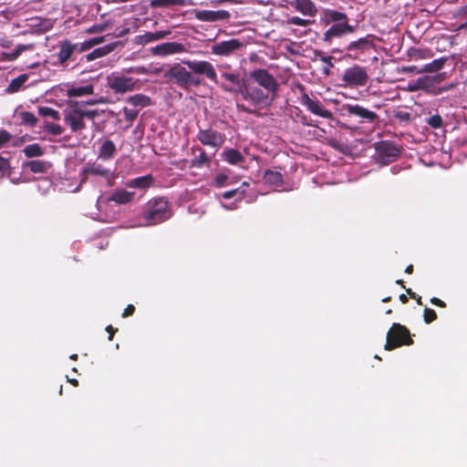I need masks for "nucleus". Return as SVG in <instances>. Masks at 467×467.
Masks as SVG:
<instances>
[{
    "mask_svg": "<svg viewBox=\"0 0 467 467\" xmlns=\"http://www.w3.org/2000/svg\"><path fill=\"white\" fill-rule=\"evenodd\" d=\"M229 65L219 67L223 81H219L214 66L207 60H183L182 64L176 63L164 72L167 81L189 91L192 88H198L203 83V77L217 85L222 90L239 95L238 88L242 89L246 81L241 78L237 72H229Z\"/></svg>",
    "mask_w": 467,
    "mask_h": 467,
    "instance_id": "nucleus-1",
    "label": "nucleus"
},
{
    "mask_svg": "<svg viewBox=\"0 0 467 467\" xmlns=\"http://www.w3.org/2000/svg\"><path fill=\"white\" fill-rule=\"evenodd\" d=\"M239 95L243 98V99L250 102V104L254 107L251 108L249 106H245L244 104H237L238 109L249 114H256V107L258 106H269L271 105L272 99H269V93L266 90L257 87H252L247 84H244L242 89L238 88Z\"/></svg>",
    "mask_w": 467,
    "mask_h": 467,
    "instance_id": "nucleus-2",
    "label": "nucleus"
},
{
    "mask_svg": "<svg viewBox=\"0 0 467 467\" xmlns=\"http://www.w3.org/2000/svg\"><path fill=\"white\" fill-rule=\"evenodd\" d=\"M171 216L168 200L164 197L154 198L146 203L144 220L147 225H156Z\"/></svg>",
    "mask_w": 467,
    "mask_h": 467,
    "instance_id": "nucleus-3",
    "label": "nucleus"
},
{
    "mask_svg": "<svg viewBox=\"0 0 467 467\" xmlns=\"http://www.w3.org/2000/svg\"><path fill=\"white\" fill-rule=\"evenodd\" d=\"M413 339L410 330L400 323H393L387 333V340L385 344L386 350H392L402 346H410Z\"/></svg>",
    "mask_w": 467,
    "mask_h": 467,
    "instance_id": "nucleus-4",
    "label": "nucleus"
},
{
    "mask_svg": "<svg viewBox=\"0 0 467 467\" xmlns=\"http://www.w3.org/2000/svg\"><path fill=\"white\" fill-rule=\"evenodd\" d=\"M376 161L380 165H388L399 159L402 147L390 140H381L375 144Z\"/></svg>",
    "mask_w": 467,
    "mask_h": 467,
    "instance_id": "nucleus-5",
    "label": "nucleus"
},
{
    "mask_svg": "<svg viewBox=\"0 0 467 467\" xmlns=\"http://www.w3.org/2000/svg\"><path fill=\"white\" fill-rule=\"evenodd\" d=\"M344 115L356 117L360 124H370L372 129L379 122V116L359 104H345L342 106Z\"/></svg>",
    "mask_w": 467,
    "mask_h": 467,
    "instance_id": "nucleus-6",
    "label": "nucleus"
},
{
    "mask_svg": "<svg viewBox=\"0 0 467 467\" xmlns=\"http://www.w3.org/2000/svg\"><path fill=\"white\" fill-rule=\"evenodd\" d=\"M107 79L108 87L116 94H124L133 91L136 89L137 83L139 82V79L116 73L108 76Z\"/></svg>",
    "mask_w": 467,
    "mask_h": 467,
    "instance_id": "nucleus-7",
    "label": "nucleus"
},
{
    "mask_svg": "<svg viewBox=\"0 0 467 467\" xmlns=\"http://www.w3.org/2000/svg\"><path fill=\"white\" fill-rule=\"evenodd\" d=\"M345 86L350 88L363 87L368 80L367 70L358 65L347 68L342 76Z\"/></svg>",
    "mask_w": 467,
    "mask_h": 467,
    "instance_id": "nucleus-8",
    "label": "nucleus"
},
{
    "mask_svg": "<svg viewBox=\"0 0 467 467\" xmlns=\"http://www.w3.org/2000/svg\"><path fill=\"white\" fill-rule=\"evenodd\" d=\"M250 78L260 87L274 96L276 94L279 84L275 77L265 68H256L250 73Z\"/></svg>",
    "mask_w": 467,
    "mask_h": 467,
    "instance_id": "nucleus-9",
    "label": "nucleus"
},
{
    "mask_svg": "<svg viewBox=\"0 0 467 467\" xmlns=\"http://www.w3.org/2000/svg\"><path fill=\"white\" fill-rule=\"evenodd\" d=\"M300 103L310 113L327 119H333V113L325 109L322 102L317 98H311L306 93H303L300 97Z\"/></svg>",
    "mask_w": 467,
    "mask_h": 467,
    "instance_id": "nucleus-10",
    "label": "nucleus"
},
{
    "mask_svg": "<svg viewBox=\"0 0 467 467\" xmlns=\"http://www.w3.org/2000/svg\"><path fill=\"white\" fill-rule=\"evenodd\" d=\"M196 137L202 145L210 146L216 150L220 149L225 141V135L223 133L211 128L200 129Z\"/></svg>",
    "mask_w": 467,
    "mask_h": 467,
    "instance_id": "nucleus-11",
    "label": "nucleus"
},
{
    "mask_svg": "<svg viewBox=\"0 0 467 467\" xmlns=\"http://www.w3.org/2000/svg\"><path fill=\"white\" fill-rule=\"evenodd\" d=\"M69 110H67L64 117V121L69 126L72 132H78L86 129L84 119L80 110L78 108V103L73 100L69 101Z\"/></svg>",
    "mask_w": 467,
    "mask_h": 467,
    "instance_id": "nucleus-12",
    "label": "nucleus"
},
{
    "mask_svg": "<svg viewBox=\"0 0 467 467\" xmlns=\"http://www.w3.org/2000/svg\"><path fill=\"white\" fill-rule=\"evenodd\" d=\"M374 36L373 35H368L364 37H361L356 41L350 42L347 47V51L350 52L349 56L354 58L358 59L359 57V55L364 54L370 49L374 48Z\"/></svg>",
    "mask_w": 467,
    "mask_h": 467,
    "instance_id": "nucleus-13",
    "label": "nucleus"
},
{
    "mask_svg": "<svg viewBox=\"0 0 467 467\" xmlns=\"http://www.w3.org/2000/svg\"><path fill=\"white\" fill-rule=\"evenodd\" d=\"M194 17L202 22H217L223 21L230 18V13L226 10H199L192 11Z\"/></svg>",
    "mask_w": 467,
    "mask_h": 467,
    "instance_id": "nucleus-14",
    "label": "nucleus"
},
{
    "mask_svg": "<svg viewBox=\"0 0 467 467\" xmlns=\"http://www.w3.org/2000/svg\"><path fill=\"white\" fill-rule=\"evenodd\" d=\"M59 50L57 52V59L59 66L67 67V61L73 57L74 53L78 47V44H74L68 39L59 41Z\"/></svg>",
    "mask_w": 467,
    "mask_h": 467,
    "instance_id": "nucleus-15",
    "label": "nucleus"
},
{
    "mask_svg": "<svg viewBox=\"0 0 467 467\" xmlns=\"http://www.w3.org/2000/svg\"><path fill=\"white\" fill-rule=\"evenodd\" d=\"M241 47H243V43L239 39L232 38L213 45L212 52L218 56H229Z\"/></svg>",
    "mask_w": 467,
    "mask_h": 467,
    "instance_id": "nucleus-16",
    "label": "nucleus"
},
{
    "mask_svg": "<svg viewBox=\"0 0 467 467\" xmlns=\"http://www.w3.org/2000/svg\"><path fill=\"white\" fill-rule=\"evenodd\" d=\"M185 50L184 46L178 42L162 43L152 48V53L157 56H167L182 53Z\"/></svg>",
    "mask_w": 467,
    "mask_h": 467,
    "instance_id": "nucleus-17",
    "label": "nucleus"
},
{
    "mask_svg": "<svg viewBox=\"0 0 467 467\" xmlns=\"http://www.w3.org/2000/svg\"><path fill=\"white\" fill-rule=\"evenodd\" d=\"M135 197L134 192H130L126 189H117L109 197V202H115L116 204L123 205L133 202Z\"/></svg>",
    "mask_w": 467,
    "mask_h": 467,
    "instance_id": "nucleus-18",
    "label": "nucleus"
},
{
    "mask_svg": "<svg viewBox=\"0 0 467 467\" xmlns=\"http://www.w3.org/2000/svg\"><path fill=\"white\" fill-rule=\"evenodd\" d=\"M170 34H171L170 31L146 32L143 35L136 36L134 38V43L136 45L145 46L150 42L163 39Z\"/></svg>",
    "mask_w": 467,
    "mask_h": 467,
    "instance_id": "nucleus-19",
    "label": "nucleus"
},
{
    "mask_svg": "<svg viewBox=\"0 0 467 467\" xmlns=\"http://www.w3.org/2000/svg\"><path fill=\"white\" fill-rule=\"evenodd\" d=\"M154 182V178L151 174L137 177L131 180H129L125 185L127 188L139 189L141 191H146L149 189Z\"/></svg>",
    "mask_w": 467,
    "mask_h": 467,
    "instance_id": "nucleus-20",
    "label": "nucleus"
},
{
    "mask_svg": "<svg viewBox=\"0 0 467 467\" xmlns=\"http://www.w3.org/2000/svg\"><path fill=\"white\" fill-rule=\"evenodd\" d=\"M292 5L304 16H315L317 13V7L311 0H295Z\"/></svg>",
    "mask_w": 467,
    "mask_h": 467,
    "instance_id": "nucleus-21",
    "label": "nucleus"
},
{
    "mask_svg": "<svg viewBox=\"0 0 467 467\" xmlns=\"http://www.w3.org/2000/svg\"><path fill=\"white\" fill-rule=\"evenodd\" d=\"M117 152L115 143L111 140H105L99 149L98 157L102 161L111 160Z\"/></svg>",
    "mask_w": 467,
    "mask_h": 467,
    "instance_id": "nucleus-22",
    "label": "nucleus"
},
{
    "mask_svg": "<svg viewBox=\"0 0 467 467\" xmlns=\"http://www.w3.org/2000/svg\"><path fill=\"white\" fill-rule=\"evenodd\" d=\"M222 159L232 165H237L244 161V157L243 154L232 148H226L221 154Z\"/></svg>",
    "mask_w": 467,
    "mask_h": 467,
    "instance_id": "nucleus-23",
    "label": "nucleus"
},
{
    "mask_svg": "<svg viewBox=\"0 0 467 467\" xmlns=\"http://www.w3.org/2000/svg\"><path fill=\"white\" fill-rule=\"evenodd\" d=\"M83 173L87 175L101 176L106 179L111 176V172L109 169H106L103 165L97 162L88 164L84 169Z\"/></svg>",
    "mask_w": 467,
    "mask_h": 467,
    "instance_id": "nucleus-24",
    "label": "nucleus"
},
{
    "mask_svg": "<svg viewBox=\"0 0 467 467\" xmlns=\"http://www.w3.org/2000/svg\"><path fill=\"white\" fill-rule=\"evenodd\" d=\"M126 100L131 106L139 107L140 109L151 106L153 104L150 97L140 93L130 96Z\"/></svg>",
    "mask_w": 467,
    "mask_h": 467,
    "instance_id": "nucleus-25",
    "label": "nucleus"
},
{
    "mask_svg": "<svg viewBox=\"0 0 467 467\" xmlns=\"http://www.w3.org/2000/svg\"><path fill=\"white\" fill-rule=\"evenodd\" d=\"M441 80V75L435 77L424 76L417 78V82L420 87V89L431 94L433 89H436L435 83Z\"/></svg>",
    "mask_w": 467,
    "mask_h": 467,
    "instance_id": "nucleus-26",
    "label": "nucleus"
},
{
    "mask_svg": "<svg viewBox=\"0 0 467 467\" xmlns=\"http://www.w3.org/2000/svg\"><path fill=\"white\" fill-rule=\"evenodd\" d=\"M263 180L265 183L280 187L284 183L283 175L281 172L272 170H266L264 173Z\"/></svg>",
    "mask_w": 467,
    "mask_h": 467,
    "instance_id": "nucleus-27",
    "label": "nucleus"
},
{
    "mask_svg": "<svg viewBox=\"0 0 467 467\" xmlns=\"http://www.w3.org/2000/svg\"><path fill=\"white\" fill-rule=\"evenodd\" d=\"M23 167L29 169L33 173H46L50 164L44 161L34 160L25 162Z\"/></svg>",
    "mask_w": 467,
    "mask_h": 467,
    "instance_id": "nucleus-28",
    "label": "nucleus"
},
{
    "mask_svg": "<svg viewBox=\"0 0 467 467\" xmlns=\"http://www.w3.org/2000/svg\"><path fill=\"white\" fill-rule=\"evenodd\" d=\"M28 79L27 74H22L18 76L17 78L11 80L7 88H5V92L8 94H14L18 92L21 88L24 86V84Z\"/></svg>",
    "mask_w": 467,
    "mask_h": 467,
    "instance_id": "nucleus-29",
    "label": "nucleus"
},
{
    "mask_svg": "<svg viewBox=\"0 0 467 467\" xmlns=\"http://www.w3.org/2000/svg\"><path fill=\"white\" fill-rule=\"evenodd\" d=\"M94 93V86L89 84L83 87H73L67 90V95L69 98L82 97L91 95Z\"/></svg>",
    "mask_w": 467,
    "mask_h": 467,
    "instance_id": "nucleus-30",
    "label": "nucleus"
},
{
    "mask_svg": "<svg viewBox=\"0 0 467 467\" xmlns=\"http://www.w3.org/2000/svg\"><path fill=\"white\" fill-rule=\"evenodd\" d=\"M446 62V58H438L432 60L431 63L425 64L422 67H420L419 70H417V74L423 73V72H437L441 70L444 64Z\"/></svg>",
    "mask_w": 467,
    "mask_h": 467,
    "instance_id": "nucleus-31",
    "label": "nucleus"
},
{
    "mask_svg": "<svg viewBox=\"0 0 467 467\" xmlns=\"http://www.w3.org/2000/svg\"><path fill=\"white\" fill-rule=\"evenodd\" d=\"M196 150L200 152V154L191 161V167L202 168L204 165H209L211 163V158L207 155L205 150L200 147H198Z\"/></svg>",
    "mask_w": 467,
    "mask_h": 467,
    "instance_id": "nucleus-32",
    "label": "nucleus"
},
{
    "mask_svg": "<svg viewBox=\"0 0 467 467\" xmlns=\"http://www.w3.org/2000/svg\"><path fill=\"white\" fill-rule=\"evenodd\" d=\"M26 158L41 157L45 154L43 147L39 143L28 144L23 149Z\"/></svg>",
    "mask_w": 467,
    "mask_h": 467,
    "instance_id": "nucleus-33",
    "label": "nucleus"
},
{
    "mask_svg": "<svg viewBox=\"0 0 467 467\" xmlns=\"http://www.w3.org/2000/svg\"><path fill=\"white\" fill-rule=\"evenodd\" d=\"M113 50V47L111 45H107L101 47H98L94 50H92L90 53L86 55V60L87 61H92L97 58L102 57L109 54Z\"/></svg>",
    "mask_w": 467,
    "mask_h": 467,
    "instance_id": "nucleus-34",
    "label": "nucleus"
},
{
    "mask_svg": "<svg viewBox=\"0 0 467 467\" xmlns=\"http://www.w3.org/2000/svg\"><path fill=\"white\" fill-rule=\"evenodd\" d=\"M343 36V30L341 28V24H334L330 28H328L324 34V41L330 44L335 37H339Z\"/></svg>",
    "mask_w": 467,
    "mask_h": 467,
    "instance_id": "nucleus-35",
    "label": "nucleus"
},
{
    "mask_svg": "<svg viewBox=\"0 0 467 467\" xmlns=\"http://www.w3.org/2000/svg\"><path fill=\"white\" fill-rule=\"evenodd\" d=\"M33 48H34L33 44H28V45L20 44L16 47L15 51H13L11 53H4V56L6 57V59L8 61H14L21 55L22 52H24L26 50H30Z\"/></svg>",
    "mask_w": 467,
    "mask_h": 467,
    "instance_id": "nucleus-36",
    "label": "nucleus"
},
{
    "mask_svg": "<svg viewBox=\"0 0 467 467\" xmlns=\"http://www.w3.org/2000/svg\"><path fill=\"white\" fill-rule=\"evenodd\" d=\"M151 6L171 7L173 5H184L185 0H151Z\"/></svg>",
    "mask_w": 467,
    "mask_h": 467,
    "instance_id": "nucleus-37",
    "label": "nucleus"
},
{
    "mask_svg": "<svg viewBox=\"0 0 467 467\" xmlns=\"http://www.w3.org/2000/svg\"><path fill=\"white\" fill-rule=\"evenodd\" d=\"M20 119L23 124L29 127H35L38 121L35 114L30 111L20 112Z\"/></svg>",
    "mask_w": 467,
    "mask_h": 467,
    "instance_id": "nucleus-38",
    "label": "nucleus"
},
{
    "mask_svg": "<svg viewBox=\"0 0 467 467\" xmlns=\"http://www.w3.org/2000/svg\"><path fill=\"white\" fill-rule=\"evenodd\" d=\"M74 103H78V108L80 110L83 119L87 118L88 119H94L97 117H99V114H100L99 110H98V109H84L83 108V102L74 101Z\"/></svg>",
    "mask_w": 467,
    "mask_h": 467,
    "instance_id": "nucleus-39",
    "label": "nucleus"
},
{
    "mask_svg": "<svg viewBox=\"0 0 467 467\" xmlns=\"http://www.w3.org/2000/svg\"><path fill=\"white\" fill-rule=\"evenodd\" d=\"M38 113L42 117H49L56 120L60 119V113L49 107H39Z\"/></svg>",
    "mask_w": 467,
    "mask_h": 467,
    "instance_id": "nucleus-40",
    "label": "nucleus"
},
{
    "mask_svg": "<svg viewBox=\"0 0 467 467\" xmlns=\"http://www.w3.org/2000/svg\"><path fill=\"white\" fill-rule=\"evenodd\" d=\"M43 128L47 132L56 136L61 135L64 131V129L59 124L49 121H46Z\"/></svg>",
    "mask_w": 467,
    "mask_h": 467,
    "instance_id": "nucleus-41",
    "label": "nucleus"
},
{
    "mask_svg": "<svg viewBox=\"0 0 467 467\" xmlns=\"http://www.w3.org/2000/svg\"><path fill=\"white\" fill-rule=\"evenodd\" d=\"M427 123L433 129H440L442 127L443 120L439 114H435L428 119Z\"/></svg>",
    "mask_w": 467,
    "mask_h": 467,
    "instance_id": "nucleus-42",
    "label": "nucleus"
},
{
    "mask_svg": "<svg viewBox=\"0 0 467 467\" xmlns=\"http://www.w3.org/2000/svg\"><path fill=\"white\" fill-rule=\"evenodd\" d=\"M423 319L426 324H431L437 319V314L433 309L425 307L423 312Z\"/></svg>",
    "mask_w": 467,
    "mask_h": 467,
    "instance_id": "nucleus-43",
    "label": "nucleus"
},
{
    "mask_svg": "<svg viewBox=\"0 0 467 467\" xmlns=\"http://www.w3.org/2000/svg\"><path fill=\"white\" fill-rule=\"evenodd\" d=\"M287 23L290 25L307 26L311 24V21L308 19H303L299 16H291L288 18Z\"/></svg>",
    "mask_w": 467,
    "mask_h": 467,
    "instance_id": "nucleus-44",
    "label": "nucleus"
},
{
    "mask_svg": "<svg viewBox=\"0 0 467 467\" xmlns=\"http://www.w3.org/2000/svg\"><path fill=\"white\" fill-rule=\"evenodd\" d=\"M244 193H245V190L244 189L241 190V188H236V189H234V190H231V191H226V192H223L222 196L225 200H230V199L235 197L237 194H240L241 196H244Z\"/></svg>",
    "mask_w": 467,
    "mask_h": 467,
    "instance_id": "nucleus-45",
    "label": "nucleus"
},
{
    "mask_svg": "<svg viewBox=\"0 0 467 467\" xmlns=\"http://www.w3.org/2000/svg\"><path fill=\"white\" fill-rule=\"evenodd\" d=\"M227 180H228V175H226L224 173H219L214 177L213 185L216 188H222L225 185Z\"/></svg>",
    "mask_w": 467,
    "mask_h": 467,
    "instance_id": "nucleus-46",
    "label": "nucleus"
},
{
    "mask_svg": "<svg viewBox=\"0 0 467 467\" xmlns=\"http://www.w3.org/2000/svg\"><path fill=\"white\" fill-rule=\"evenodd\" d=\"M123 114H124V117H125V119L127 121L132 123L138 118L139 111L136 110V109H131L124 108L123 109Z\"/></svg>",
    "mask_w": 467,
    "mask_h": 467,
    "instance_id": "nucleus-47",
    "label": "nucleus"
},
{
    "mask_svg": "<svg viewBox=\"0 0 467 467\" xmlns=\"http://www.w3.org/2000/svg\"><path fill=\"white\" fill-rule=\"evenodd\" d=\"M12 135L5 130H0V149H2L10 140Z\"/></svg>",
    "mask_w": 467,
    "mask_h": 467,
    "instance_id": "nucleus-48",
    "label": "nucleus"
},
{
    "mask_svg": "<svg viewBox=\"0 0 467 467\" xmlns=\"http://www.w3.org/2000/svg\"><path fill=\"white\" fill-rule=\"evenodd\" d=\"M456 86H457V83H451V84H448V85H445V86H442L440 88H436V89H433L431 91V95H433V96L440 95L445 91L454 88Z\"/></svg>",
    "mask_w": 467,
    "mask_h": 467,
    "instance_id": "nucleus-49",
    "label": "nucleus"
},
{
    "mask_svg": "<svg viewBox=\"0 0 467 467\" xmlns=\"http://www.w3.org/2000/svg\"><path fill=\"white\" fill-rule=\"evenodd\" d=\"M316 56L319 57L320 60L327 65V67H332L333 57L331 56H326L322 51H316Z\"/></svg>",
    "mask_w": 467,
    "mask_h": 467,
    "instance_id": "nucleus-50",
    "label": "nucleus"
},
{
    "mask_svg": "<svg viewBox=\"0 0 467 467\" xmlns=\"http://www.w3.org/2000/svg\"><path fill=\"white\" fill-rule=\"evenodd\" d=\"M394 117L397 119H400V120L405 121V122H409L411 119L410 113H409L408 111H402V110L396 111L394 114Z\"/></svg>",
    "mask_w": 467,
    "mask_h": 467,
    "instance_id": "nucleus-51",
    "label": "nucleus"
},
{
    "mask_svg": "<svg viewBox=\"0 0 467 467\" xmlns=\"http://www.w3.org/2000/svg\"><path fill=\"white\" fill-rule=\"evenodd\" d=\"M106 28V25H94L88 27L86 32L88 34L99 33L104 31Z\"/></svg>",
    "mask_w": 467,
    "mask_h": 467,
    "instance_id": "nucleus-52",
    "label": "nucleus"
},
{
    "mask_svg": "<svg viewBox=\"0 0 467 467\" xmlns=\"http://www.w3.org/2000/svg\"><path fill=\"white\" fill-rule=\"evenodd\" d=\"M105 41V36H97L88 40L91 47L99 45Z\"/></svg>",
    "mask_w": 467,
    "mask_h": 467,
    "instance_id": "nucleus-53",
    "label": "nucleus"
},
{
    "mask_svg": "<svg viewBox=\"0 0 467 467\" xmlns=\"http://www.w3.org/2000/svg\"><path fill=\"white\" fill-rule=\"evenodd\" d=\"M135 306L133 305H128L122 313V317H128L134 314Z\"/></svg>",
    "mask_w": 467,
    "mask_h": 467,
    "instance_id": "nucleus-54",
    "label": "nucleus"
},
{
    "mask_svg": "<svg viewBox=\"0 0 467 467\" xmlns=\"http://www.w3.org/2000/svg\"><path fill=\"white\" fill-rule=\"evenodd\" d=\"M9 166L8 160L0 156V175L3 173L5 170H6Z\"/></svg>",
    "mask_w": 467,
    "mask_h": 467,
    "instance_id": "nucleus-55",
    "label": "nucleus"
},
{
    "mask_svg": "<svg viewBox=\"0 0 467 467\" xmlns=\"http://www.w3.org/2000/svg\"><path fill=\"white\" fill-rule=\"evenodd\" d=\"M89 48H91V47H90V45L88 44V42L87 40V41H85L83 43L78 44V47L77 51L78 53H82V52H84V51H86V50H88Z\"/></svg>",
    "mask_w": 467,
    "mask_h": 467,
    "instance_id": "nucleus-56",
    "label": "nucleus"
},
{
    "mask_svg": "<svg viewBox=\"0 0 467 467\" xmlns=\"http://www.w3.org/2000/svg\"><path fill=\"white\" fill-rule=\"evenodd\" d=\"M431 303L436 306H440V307H445L446 306V304L441 300L440 298L438 297H431Z\"/></svg>",
    "mask_w": 467,
    "mask_h": 467,
    "instance_id": "nucleus-57",
    "label": "nucleus"
},
{
    "mask_svg": "<svg viewBox=\"0 0 467 467\" xmlns=\"http://www.w3.org/2000/svg\"><path fill=\"white\" fill-rule=\"evenodd\" d=\"M331 17H332L334 20H336V21H340V20H342V19H346V18H347V16H346L345 14H343V13H340V12H337V11H335V12H333V13H332Z\"/></svg>",
    "mask_w": 467,
    "mask_h": 467,
    "instance_id": "nucleus-58",
    "label": "nucleus"
},
{
    "mask_svg": "<svg viewBox=\"0 0 467 467\" xmlns=\"http://www.w3.org/2000/svg\"><path fill=\"white\" fill-rule=\"evenodd\" d=\"M408 90L411 91V92L421 90L420 85L417 82V79L415 81H413L412 83L409 84Z\"/></svg>",
    "mask_w": 467,
    "mask_h": 467,
    "instance_id": "nucleus-59",
    "label": "nucleus"
},
{
    "mask_svg": "<svg viewBox=\"0 0 467 467\" xmlns=\"http://www.w3.org/2000/svg\"><path fill=\"white\" fill-rule=\"evenodd\" d=\"M106 331L109 333V340H112L118 329L114 328L111 325H109L106 327Z\"/></svg>",
    "mask_w": 467,
    "mask_h": 467,
    "instance_id": "nucleus-60",
    "label": "nucleus"
},
{
    "mask_svg": "<svg viewBox=\"0 0 467 467\" xmlns=\"http://www.w3.org/2000/svg\"><path fill=\"white\" fill-rule=\"evenodd\" d=\"M341 28L343 30V35L346 33H353L354 27L347 23L341 24Z\"/></svg>",
    "mask_w": 467,
    "mask_h": 467,
    "instance_id": "nucleus-61",
    "label": "nucleus"
},
{
    "mask_svg": "<svg viewBox=\"0 0 467 467\" xmlns=\"http://www.w3.org/2000/svg\"><path fill=\"white\" fill-rule=\"evenodd\" d=\"M126 72L140 74V73H144L145 69L143 67H130V68L127 69Z\"/></svg>",
    "mask_w": 467,
    "mask_h": 467,
    "instance_id": "nucleus-62",
    "label": "nucleus"
},
{
    "mask_svg": "<svg viewBox=\"0 0 467 467\" xmlns=\"http://www.w3.org/2000/svg\"><path fill=\"white\" fill-rule=\"evenodd\" d=\"M82 102H83V107H84L85 105H95L98 103H102V102H104V100L103 99H99V100L88 99V100L82 101Z\"/></svg>",
    "mask_w": 467,
    "mask_h": 467,
    "instance_id": "nucleus-63",
    "label": "nucleus"
},
{
    "mask_svg": "<svg viewBox=\"0 0 467 467\" xmlns=\"http://www.w3.org/2000/svg\"><path fill=\"white\" fill-rule=\"evenodd\" d=\"M420 68H418L416 66H409V67H403V71L404 72H415L417 73V70H419Z\"/></svg>",
    "mask_w": 467,
    "mask_h": 467,
    "instance_id": "nucleus-64",
    "label": "nucleus"
}]
</instances>
